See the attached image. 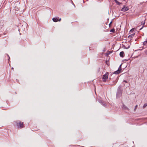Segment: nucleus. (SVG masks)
I'll list each match as a JSON object with an SVG mask.
<instances>
[{
  "mask_svg": "<svg viewBox=\"0 0 147 147\" xmlns=\"http://www.w3.org/2000/svg\"><path fill=\"white\" fill-rule=\"evenodd\" d=\"M16 124L17 127L18 129H22L24 127V123L20 121H18L16 122Z\"/></svg>",
  "mask_w": 147,
  "mask_h": 147,
  "instance_id": "1",
  "label": "nucleus"
},
{
  "mask_svg": "<svg viewBox=\"0 0 147 147\" xmlns=\"http://www.w3.org/2000/svg\"><path fill=\"white\" fill-rule=\"evenodd\" d=\"M109 76V73L107 72L105 74L103 75L102 79L104 82H106L107 80L108 79Z\"/></svg>",
  "mask_w": 147,
  "mask_h": 147,
  "instance_id": "2",
  "label": "nucleus"
},
{
  "mask_svg": "<svg viewBox=\"0 0 147 147\" xmlns=\"http://www.w3.org/2000/svg\"><path fill=\"white\" fill-rule=\"evenodd\" d=\"M121 65H120L118 69L116 71L114 72L113 74H118L121 72Z\"/></svg>",
  "mask_w": 147,
  "mask_h": 147,
  "instance_id": "3",
  "label": "nucleus"
},
{
  "mask_svg": "<svg viewBox=\"0 0 147 147\" xmlns=\"http://www.w3.org/2000/svg\"><path fill=\"white\" fill-rule=\"evenodd\" d=\"M129 9V7L128 6H126L125 5H124L123 7L121 9V11H122L125 12Z\"/></svg>",
  "mask_w": 147,
  "mask_h": 147,
  "instance_id": "4",
  "label": "nucleus"
},
{
  "mask_svg": "<svg viewBox=\"0 0 147 147\" xmlns=\"http://www.w3.org/2000/svg\"><path fill=\"white\" fill-rule=\"evenodd\" d=\"M61 18H60L59 19V17H56L55 18H53L52 19V20L53 22H57L58 21L59 22L61 20Z\"/></svg>",
  "mask_w": 147,
  "mask_h": 147,
  "instance_id": "5",
  "label": "nucleus"
},
{
  "mask_svg": "<svg viewBox=\"0 0 147 147\" xmlns=\"http://www.w3.org/2000/svg\"><path fill=\"white\" fill-rule=\"evenodd\" d=\"M145 19H144L143 20V21H142V22H141V25H142L143 26H142V28H141L140 29V30H141L142 29V28L144 27H146V26L147 25V23L146 24V25H145Z\"/></svg>",
  "mask_w": 147,
  "mask_h": 147,
  "instance_id": "6",
  "label": "nucleus"
},
{
  "mask_svg": "<svg viewBox=\"0 0 147 147\" xmlns=\"http://www.w3.org/2000/svg\"><path fill=\"white\" fill-rule=\"evenodd\" d=\"M98 102L100 103L103 106H106V105L104 102L101 100H98Z\"/></svg>",
  "mask_w": 147,
  "mask_h": 147,
  "instance_id": "7",
  "label": "nucleus"
},
{
  "mask_svg": "<svg viewBox=\"0 0 147 147\" xmlns=\"http://www.w3.org/2000/svg\"><path fill=\"white\" fill-rule=\"evenodd\" d=\"M120 56L121 57H124V53L123 51L121 52L120 53Z\"/></svg>",
  "mask_w": 147,
  "mask_h": 147,
  "instance_id": "8",
  "label": "nucleus"
},
{
  "mask_svg": "<svg viewBox=\"0 0 147 147\" xmlns=\"http://www.w3.org/2000/svg\"><path fill=\"white\" fill-rule=\"evenodd\" d=\"M122 108L125 110H129V109L127 108L126 107L125 105H123Z\"/></svg>",
  "mask_w": 147,
  "mask_h": 147,
  "instance_id": "9",
  "label": "nucleus"
},
{
  "mask_svg": "<svg viewBox=\"0 0 147 147\" xmlns=\"http://www.w3.org/2000/svg\"><path fill=\"white\" fill-rule=\"evenodd\" d=\"M115 1V2L118 5H120L121 4H122V3H120L117 0H114Z\"/></svg>",
  "mask_w": 147,
  "mask_h": 147,
  "instance_id": "10",
  "label": "nucleus"
},
{
  "mask_svg": "<svg viewBox=\"0 0 147 147\" xmlns=\"http://www.w3.org/2000/svg\"><path fill=\"white\" fill-rule=\"evenodd\" d=\"M134 35V34H131L128 36V38H131Z\"/></svg>",
  "mask_w": 147,
  "mask_h": 147,
  "instance_id": "11",
  "label": "nucleus"
},
{
  "mask_svg": "<svg viewBox=\"0 0 147 147\" xmlns=\"http://www.w3.org/2000/svg\"><path fill=\"white\" fill-rule=\"evenodd\" d=\"M143 45H146V46L147 45V40L144 41L143 43Z\"/></svg>",
  "mask_w": 147,
  "mask_h": 147,
  "instance_id": "12",
  "label": "nucleus"
},
{
  "mask_svg": "<svg viewBox=\"0 0 147 147\" xmlns=\"http://www.w3.org/2000/svg\"><path fill=\"white\" fill-rule=\"evenodd\" d=\"M115 32V30L113 28L111 29L110 30V32Z\"/></svg>",
  "mask_w": 147,
  "mask_h": 147,
  "instance_id": "13",
  "label": "nucleus"
},
{
  "mask_svg": "<svg viewBox=\"0 0 147 147\" xmlns=\"http://www.w3.org/2000/svg\"><path fill=\"white\" fill-rule=\"evenodd\" d=\"M146 106H147V103H146L143 106V108H145V107H146Z\"/></svg>",
  "mask_w": 147,
  "mask_h": 147,
  "instance_id": "14",
  "label": "nucleus"
},
{
  "mask_svg": "<svg viewBox=\"0 0 147 147\" xmlns=\"http://www.w3.org/2000/svg\"><path fill=\"white\" fill-rule=\"evenodd\" d=\"M114 82H115V83L114 84H111V85H115L117 83V80L115 81Z\"/></svg>",
  "mask_w": 147,
  "mask_h": 147,
  "instance_id": "15",
  "label": "nucleus"
},
{
  "mask_svg": "<svg viewBox=\"0 0 147 147\" xmlns=\"http://www.w3.org/2000/svg\"><path fill=\"white\" fill-rule=\"evenodd\" d=\"M106 63L107 65L108 66H109V61H106Z\"/></svg>",
  "mask_w": 147,
  "mask_h": 147,
  "instance_id": "16",
  "label": "nucleus"
},
{
  "mask_svg": "<svg viewBox=\"0 0 147 147\" xmlns=\"http://www.w3.org/2000/svg\"><path fill=\"white\" fill-rule=\"evenodd\" d=\"M138 105H136L135 106V109H134V111H135L136 109L137 108V107H138Z\"/></svg>",
  "mask_w": 147,
  "mask_h": 147,
  "instance_id": "17",
  "label": "nucleus"
},
{
  "mask_svg": "<svg viewBox=\"0 0 147 147\" xmlns=\"http://www.w3.org/2000/svg\"><path fill=\"white\" fill-rule=\"evenodd\" d=\"M112 23V22H111L110 23V24H109V26L110 27H111V24Z\"/></svg>",
  "mask_w": 147,
  "mask_h": 147,
  "instance_id": "18",
  "label": "nucleus"
},
{
  "mask_svg": "<svg viewBox=\"0 0 147 147\" xmlns=\"http://www.w3.org/2000/svg\"><path fill=\"white\" fill-rule=\"evenodd\" d=\"M145 53L147 55V50H146L145 52Z\"/></svg>",
  "mask_w": 147,
  "mask_h": 147,
  "instance_id": "19",
  "label": "nucleus"
},
{
  "mask_svg": "<svg viewBox=\"0 0 147 147\" xmlns=\"http://www.w3.org/2000/svg\"><path fill=\"white\" fill-rule=\"evenodd\" d=\"M123 82H125V83H127V81H126L125 80H124L123 81Z\"/></svg>",
  "mask_w": 147,
  "mask_h": 147,
  "instance_id": "20",
  "label": "nucleus"
},
{
  "mask_svg": "<svg viewBox=\"0 0 147 147\" xmlns=\"http://www.w3.org/2000/svg\"><path fill=\"white\" fill-rule=\"evenodd\" d=\"M100 68H98V70H97V71H98V72H99V71H100Z\"/></svg>",
  "mask_w": 147,
  "mask_h": 147,
  "instance_id": "21",
  "label": "nucleus"
},
{
  "mask_svg": "<svg viewBox=\"0 0 147 147\" xmlns=\"http://www.w3.org/2000/svg\"><path fill=\"white\" fill-rule=\"evenodd\" d=\"M11 69H13V67L11 68Z\"/></svg>",
  "mask_w": 147,
  "mask_h": 147,
  "instance_id": "22",
  "label": "nucleus"
},
{
  "mask_svg": "<svg viewBox=\"0 0 147 147\" xmlns=\"http://www.w3.org/2000/svg\"><path fill=\"white\" fill-rule=\"evenodd\" d=\"M123 0V1H125L126 0Z\"/></svg>",
  "mask_w": 147,
  "mask_h": 147,
  "instance_id": "23",
  "label": "nucleus"
},
{
  "mask_svg": "<svg viewBox=\"0 0 147 147\" xmlns=\"http://www.w3.org/2000/svg\"><path fill=\"white\" fill-rule=\"evenodd\" d=\"M82 147H84V146H82Z\"/></svg>",
  "mask_w": 147,
  "mask_h": 147,
  "instance_id": "24",
  "label": "nucleus"
}]
</instances>
